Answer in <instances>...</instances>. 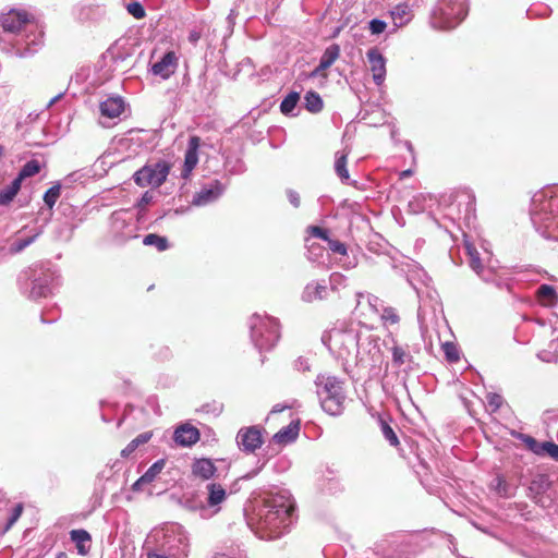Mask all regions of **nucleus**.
I'll list each match as a JSON object with an SVG mask.
<instances>
[{"mask_svg":"<svg viewBox=\"0 0 558 558\" xmlns=\"http://www.w3.org/2000/svg\"><path fill=\"white\" fill-rule=\"evenodd\" d=\"M295 519L292 495L286 489L276 488L263 495L247 524L258 538L271 541L288 533Z\"/></svg>","mask_w":558,"mask_h":558,"instance_id":"nucleus-1","label":"nucleus"},{"mask_svg":"<svg viewBox=\"0 0 558 558\" xmlns=\"http://www.w3.org/2000/svg\"><path fill=\"white\" fill-rule=\"evenodd\" d=\"M0 23L5 33L16 35L12 47L14 56L29 58L43 47L44 31L26 11L12 9L0 16Z\"/></svg>","mask_w":558,"mask_h":558,"instance_id":"nucleus-2","label":"nucleus"},{"mask_svg":"<svg viewBox=\"0 0 558 558\" xmlns=\"http://www.w3.org/2000/svg\"><path fill=\"white\" fill-rule=\"evenodd\" d=\"M147 558H186L190 538L178 523H167L154 529L146 539Z\"/></svg>","mask_w":558,"mask_h":558,"instance_id":"nucleus-3","label":"nucleus"},{"mask_svg":"<svg viewBox=\"0 0 558 558\" xmlns=\"http://www.w3.org/2000/svg\"><path fill=\"white\" fill-rule=\"evenodd\" d=\"M531 221L545 239L558 241V186L535 193L531 199Z\"/></svg>","mask_w":558,"mask_h":558,"instance_id":"nucleus-4","label":"nucleus"},{"mask_svg":"<svg viewBox=\"0 0 558 558\" xmlns=\"http://www.w3.org/2000/svg\"><path fill=\"white\" fill-rule=\"evenodd\" d=\"M361 332L362 327L356 323L337 322L332 328L323 333L322 342L347 368L356 354Z\"/></svg>","mask_w":558,"mask_h":558,"instance_id":"nucleus-5","label":"nucleus"},{"mask_svg":"<svg viewBox=\"0 0 558 558\" xmlns=\"http://www.w3.org/2000/svg\"><path fill=\"white\" fill-rule=\"evenodd\" d=\"M17 283L23 295L38 300L53 293L60 286V275L50 263L35 264L20 274Z\"/></svg>","mask_w":558,"mask_h":558,"instance_id":"nucleus-6","label":"nucleus"},{"mask_svg":"<svg viewBox=\"0 0 558 558\" xmlns=\"http://www.w3.org/2000/svg\"><path fill=\"white\" fill-rule=\"evenodd\" d=\"M344 383L336 376L319 374L316 376V393L324 412L331 416L341 415L344 411Z\"/></svg>","mask_w":558,"mask_h":558,"instance_id":"nucleus-7","label":"nucleus"},{"mask_svg":"<svg viewBox=\"0 0 558 558\" xmlns=\"http://www.w3.org/2000/svg\"><path fill=\"white\" fill-rule=\"evenodd\" d=\"M250 337L259 351H270L280 338L279 320L272 316L253 314L248 319Z\"/></svg>","mask_w":558,"mask_h":558,"instance_id":"nucleus-8","label":"nucleus"},{"mask_svg":"<svg viewBox=\"0 0 558 558\" xmlns=\"http://www.w3.org/2000/svg\"><path fill=\"white\" fill-rule=\"evenodd\" d=\"M468 14V0H438L432 12L430 23L434 28L452 29L457 27Z\"/></svg>","mask_w":558,"mask_h":558,"instance_id":"nucleus-9","label":"nucleus"},{"mask_svg":"<svg viewBox=\"0 0 558 558\" xmlns=\"http://www.w3.org/2000/svg\"><path fill=\"white\" fill-rule=\"evenodd\" d=\"M136 214L133 209H119L110 216V230L112 235L120 242H126L137 238Z\"/></svg>","mask_w":558,"mask_h":558,"instance_id":"nucleus-10","label":"nucleus"},{"mask_svg":"<svg viewBox=\"0 0 558 558\" xmlns=\"http://www.w3.org/2000/svg\"><path fill=\"white\" fill-rule=\"evenodd\" d=\"M529 497L542 508H550L557 499V485L547 474H536L529 485Z\"/></svg>","mask_w":558,"mask_h":558,"instance_id":"nucleus-11","label":"nucleus"},{"mask_svg":"<svg viewBox=\"0 0 558 558\" xmlns=\"http://www.w3.org/2000/svg\"><path fill=\"white\" fill-rule=\"evenodd\" d=\"M380 339L373 335L369 330L362 328L356 354L351 362V365H363L367 363L375 364L381 359Z\"/></svg>","mask_w":558,"mask_h":558,"instance_id":"nucleus-12","label":"nucleus"},{"mask_svg":"<svg viewBox=\"0 0 558 558\" xmlns=\"http://www.w3.org/2000/svg\"><path fill=\"white\" fill-rule=\"evenodd\" d=\"M169 170V165L166 161H159L144 166L134 173L133 179L141 187H158L166 181Z\"/></svg>","mask_w":558,"mask_h":558,"instance_id":"nucleus-13","label":"nucleus"},{"mask_svg":"<svg viewBox=\"0 0 558 558\" xmlns=\"http://www.w3.org/2000/svg\"><path fill=\"white\" fill-rule=\"evenodd\" d=\"M519 551L525 558H558V547L538 537H530Z\"/></svg>","mask_w":558,"mask_h":558,"instance_id":"nucleus-14","label":"nucleus"},{"mask_svg":"<svg viewBox=\"0 0 558 558\" xmlns=\"http://www.w3.org/2000/svg\"><path fill=\"white\" fill-rule=\"evenodd\" d=\"M464 248L469 256V266L471 269L485 282L495 283L498 288L504 286L500 279H496L495 274L490 268H485L482 264L480 253L476 247L468 240L464 239Z\"/></svg>","mask_w":558,"mask_h":558,"instance_id":"nucleus-15","label":"nucleus"},{"mask_svg":"<svg viewBox=\"0 0 558 558\" xmlns=\"http://www.w3.org/2000/svg\"><path fill=\"white\" fill-rule=\"evenodd\" d=\"M409 545L397 535H391L375 544V554L383 558H404Z\"/></svg>","mask_w":558,"mask_h":558,"instance_id":"nucleus-16","label":"nucleus"},{"mask_svg":"<svg viewBox=\"0 0 558 558\" xmlns=\"http://www.w3.org/2000/svg\"><path fill=\"white\" fill-rule=\"evenodd\" d=\"M264 442L263 429L258 426L242 427L236 434V444L243 452L252 453Z\"/></svg>","mask_w":558,"mask_h":558,"instance_id":"nucleus-17","label":"nucleus"},{"mask_svg":"<svg viewBox=\"0 0 558 558\" xmlns=\"http://www.w3.org/2000/svg\"><path fill=\"white\" fill-rule=\"evenodd\" d=\"M225 190L226 186L219 180H213L195 192L192 204L195 206L211 204L223 194Z\"/></svg>","mask_w":558,"mask_h":558,"instance_id":"nucleus-18","label":"nucleus"},{"mask_svg":"<svg viewBox=\"0 0 558 558\" xmlns=\"http://www.w3.org/2000/svg\"><path fill=\"white\" fill-rule=\"evenodd\" d=\"M178 57L174 51H167L160 60L155 62L150 72L162 80H168L178 69Z\"/></svg>","mask_w":558,"mask_h":558,"instance_id":"nucleus-19","label":"nucleus"},{"mask_svg":"<svg viewBox=\"0 0 558 558\" xmlns=\"http://www.w3.org/2000/svg\"><path fill=\"white\" fill-rule=\"evenodd\" d=\"M373 81L380 86L386 78V59L377 48H371L366 52Z\"/></svg>","mask_w":558,"mask_h":558,"instance_id":"nucleus-20","label":"nucleus"},{"mask_svg":"<svg viewBox=\"0 0 558 558\" xmlns=\"http://www.w3.org/2000/svg\"><path fill=\"white\" fill-rule=\"evenodd\" d=\"M393 27L390 33L396 32L398 28L408 25L413 19V5L409 1H403L396 4L389 11Z\"/></svg>","mask_w":558,"mask_h":558,"instance_id":"nucleus-21","label":"nucleus"},{"mask_svg":"<svg viewBox=\"0 0 558 558\" xmlns=\"http://www.w3.org/2000/svg\"><path fill=\"white\" fill-rule=\"evenodd\" d=\"M41 233V227L31 230L29 234H25V229L20 230L16 238L10 242L8 254L15 255L23 252L27 246L34 243Z\"/></svg>","mask_w":558,"mask_h":558,"instance_id":"nucleus-22","label":"nucleus"},{"mask_svg":"<svg viewBox=\"0 0 558 558\" xmlns=\"http://www.w3.org/2000/svg\"><path fill=\"white\" fill-rule=\"evenodd\" d=\"M201 146V138L193 135L189 138L187 148L184 156V165L181 172L182 178L187 179L193 169L198 163V149Z\"/></svg>","mask_w":558,"mask_h":558,"instance_id":"nucleus-23","label":"nucleus"},{"mask_svg":"<svg viewBox=\"0 0 558 558\" xmlns=\"http://www.w3.org/2000/svg\"><path fill=\"white\" fill-rule=\"evenodd\" d=\"M199 430L191 424H181L174 429L173 440L181 447H191L199 440Z\"/></svg>","mask_w":558,"mask_h":558,"instance_id":"nucleus-24","label":"nucleus"},{"mask_svg":"<svg viewBox=\"0 0 558 558\" xmlns=\"http://www.w3.org/2000/svg\"><path fill=\"white\" fill-rule=\"evenodd\" d=\"M328 296V287L325 280L308 282L301 295L302 301L312 303L324 300Z\"/></svg>","mask_w":558,"mask_h":558,"instance_id":"nucleus-25","label":"nucleus"},{"mask_svg":"<svg viewBox=\"0 0 558 558\" xmlns=\"http://www.w3.org/2000/svg\"><path fill=\"white\" fill-rule=\"evenodd\" d=\"M70 539L74 543L77 554L86 556L92 548V536L84 529L70 531Z\"/></svg>","mask_w":558,"mask_h":558,"instance_id":"nucleus-26","label":"nucleus"},{"mask_svg":"<svg viewBox=\"0 0 558 558\" xmlns=\"http://www.w3.org/2000/svg\"><path fill=\"white\" fill-rule=\"evenodd\" d=\"M166 461L165 459H159L154 462L148 470L132 485V489L134 492H138L146 484H150L156 480V477L161 473L165 468Z\"/></svg>","mask_w":558,"mask_h":558,"instance_id":"nucleus-27","label":"nucleus"},{"mask_svg":"<svg viewBox=\"0 0 558 558\" xmlns=\"http://www.w3.org/2000/svg\"><path fill=\"white\" fill-rule=\"evenodd\" d=\"M99 110L101 116L109 119L118 118L124 110V101L121 97H109L100 102Z\"/></svg>","mask_w":558,"mask_h":558,"instance_id":"nucleus-28","label":"nucleus"},{"mask_svg":"<svg viewBox=\"0 0 558 558\" xmlns=\"http://www.w3.org/2000/svg\"><path fill=\"white\" fill-rule=\"evenodd\" d=\"M300 433V422L292 421L289 425L279 429L272 437V440L279 445H287L293 442Z\"/></svg>","mask_w":558,"mask_h":558,"instance_id":"nucleus-29","label":"nucleus"},{"mask_svg":"<svg viewBox=\"0 0 558 558\" xmlns=\"http://www.w3.org/2000/svg\"><path fill=\"white\" fill-rule=\"evenodd\" d=\"M216 472L215 463L208 458L196 459L192 465V473L204 481L210 480Z\"/></svg>","mask_w":558,"mask_h":558,"instance_id":"nucleus-30","label":"nucleus"},{"mask_svg":"<svg viewBox=\"0 0 558 558\" xmlns=\"http://www.w3.org/2000/svg\"><path fill=\"white\" fill-rule=\"evenodd\" d=\"M208 497H207V506L209 508H216L215 513L220 510L219 505L223 502L227 498L226 489L217 483H209L207 485Z\"/></svg>","mask_w":558,"mask_h":558,"instance_id":"nucleus-31","label":"nucleus"},{"mask_svg":"<svg viewBox=\"0 0 558 558\" xmlns=\"http://www.w3.org/2000/svg\"><path fill=\"white\" fill-rule=\"evenodd\" d=\"M350 151L347 149L339 150L335 155V171L341 182H348L350 180L349 170L347 168L348 156Z\"/></svg>","mask_w":558,"mask_h":558,"instance_id":"nucleus-32","label":"nucleus"},{"mask_svg":"<svg viewBox=\"0 0 558 558\" xmlns=\"http://www.w3.org/2000/svg\"><path fill=\"white\" fill-rule=\"evenodd\" d=\"M490 489L494 490L499 497L510 498L514 496V486L509 484L504 476H495L489 485Z\"/></svg>","mask_w":558,"mask_h":558,"instance_id":"nucleus-33","label":"nucleus"},{"mask_svg":"<svg viewBox=\"0 0 558 558\" xmlns=\"http://www.w3.org/2000/svg\"><path fill=\"white\" fill-rule=\"evenodd\" d=\"M536 294L538 300L545 306H555L558 302V294L554 287L549 284H541Z\"/></svg>","mask_w":558,"mask_h":558,"instance_id":"nucleus-34","label":"nucleus"},{"mask_svg":"<svg viewBox=\"0 0 558 558\" xmlns=\"http://www.w3.org/2000/svg\"><path fill=\"white\" fill-rule=\"evenodd\" d=\"M22 184L14 179L10 185L0 190V206L10 205L21 190Z\"/></svg>","mask_w":558,"mask_h":558,"instance_id":"nucleus-35","label":"nucleus"},{"mask_svg":"<svg viewBox=\"0 0 558 558\" xmlns=\"http://www.w3.org/2000/svg\"><path fill=\"white\" fill-rule=\"evenodd\" d=\"M304 107L312 113H318L324 108V101L318 93L310 90L304 96Z\"/></svg>","mask_w":558,"mask_h":558,"instance_id":"nucleus-36","label":"nucleus"},{"mask_svg":"<svg viewBox=\"0 0 558 558\" xmlns=\"http://www.w3.org/2000/svg\"><path fill=\"white\" fill-rule=\"evenodd\" d=\"M153 437V433L151 432H144L140 435H137L133 440H131L126 447L121 451V456L123 458H128L130 457L136 449L138 446L141 445H144L146 442H148L150 440V438Z\"/></svg>","mask_w":558,"mask_h":558,"instance_id":"nucleus-37","label":"nucleus"},{"mask_svg":"<svg viewBox=\"0 0 558 558\" xmlns=\"http://www.w3.org/2000/svg\"><path fill=\"white\" fill-rule=\"evenodd\" d=\"M300 101V94L298 92H290L280 104V111L284 116H295L293 110Z\"/></svg>","mask_w":558,"mask_h":558,"instance_id":"nucleus-38","label":"nucleus"},{"mask_svg":"<svg viewBox=\"0 0 558 558\" xmlns=\"http://www.w3.org/2000/svg\"><path fill=\"white\" fill-rule=\"evenodd\" d=\"M340 56V46L338 44H332L328 46L323 52L319 62L322 63V68L329 69L336 60Z\"/></svg>","mask_w":558,"mask_h":558,"instance_id":"nucleus-39","label":"nucleus"},{"mask_svg":"<svg viewBox=\"0 0 558 558\" xmlns=\"http://www.w3.org/2000/svg\"><path fill=\"white\" fill-rule=\"evenodd\" d=\"M143 244L147 246H155L158 252H163L169 247L168 239L155 233L145 235L143 239Z\"/></svg>","mask_w":558,"mask_h":558,"instance_id":"nucleus-40","label":"nucleus"},{"mask_svg":"<svg viewBox=\"0 0 558 558\" xmlns=\"http://www.w3.org/2000/svg\"><path fill=\"white\" fill-rule=\"evenodd\" d=\"M40 171V163L36 159L27 161L15 178L22 184L23 180L37 174Z\"/></svg>","mask_w":558,"mask_h":558,"instance_id":"nucleus-41","label":"nucleus"},{"mask_svg":"<svg viewBox=\"0 0 558 558\" xmlns=\"http://www.w3.org/2000/svg\"><path fill=\"white\" fill-rule=\"evenodd\" d=\"M392 363L396 366H401L412 361V355L401 345H393L391 348Z\"/></svg>","mask_w":558,"mask_h":558,"instance_id":"nucleus-42","label":"nucleus"},{"mask_svg":"<svg viewBox=\"0 0 558 558\" xmlns=\"http://www.w3.org/2000/svg\"><path fill=\"white\" fill-rule=\"evenodd\" d=\"M182 506L190 511H199L201 515L207 511V507L203 501L194 496H183L181 500Z\"/></svg>","mask_w":558,"mask_h":558,"instance_id":"nucleus-43","label":"nucleus"},{"mask_svg":"<svg viewBox=\"0 0 558 558\" xmlns=\"http://www.w3.org/2000/svg\"><path fill=\"white\" fill-rule=\"evenodd\" d=\"M61 194V184L56 183L44 194V202L49 209H52Z\"/></svg>","mask_w":558,"mask_h":558,"instance_id":"nucleus-44","label":"nucleus"},{"mask_svg":"<svg viewBox=\"0 0 558 558\" xmlns=\"http://www.w3.org/2000/svg\"><path fill=\"white\" fill-rule=\"evenodd\" d=\"M427 196L424 195V194H417L415 196H413V198L409 202V210L412 213V214H420V213H423L427 205Z\"/></svg>","mask_w":558,"mask_h":558,"instance_id":"nucleus-45","label":"nucleus"},{"mask_svg":"<svg viewBox=\"0 0 558 558\" xmlns=\"http://www.w3.org/2000/svg\"><path fill=\"white\" fill-rule=\"evenodd\" d=\"M199 411L203 413H206V414H211L214 416H218L223 411V404L218 401H211V402L203 404L201 407Z\"/></svg>","mask_w":558,"mask_h":558,"instance_id":"nucleus-46","label":"nucleus"},{"mask_svg":"<svg viewBox=\"0 0 558 558\" xmlns=\"http://www.w3.org/2000/svg\"><path fill=\"white\" fill-rule=\"evenodd\" d=\"M380 425H381V432H383V435H384L385 439L391 446H398L399 445V439H398L396 433L393 432V429L391 428V426L387 422H385V421H381Z\"/></svg>","mask_w":558,"mask_h":558,"instance_id":"nucleus-47","label":"nucleus"},{"mask_svg":"<svg viewBox=\"0 0 558 558\" xmlns=\"http://www.w3.org/2000/svg\"><path fill=\"white\" fill-rule=\"evenodd\" d=\"M381 319L387 324L396 325L399 323L400 318L396 311V308L391 306H385L381 311Z\"/></svg>","mask_w":558,"mask_h":558,"instance_id":"nucleus-48","label":"nucleus"},{"mask_svg":"<svg viewBox=\"0 0 558 558\" xmlns=\"http://www.w3.org/2000/svg\"><path fill=\"white\" fill-rule=\"evenodd\" d=\"M324 248L319 244H311L307 246V258L313 263H318L323 257Z\"/></svg>","mask_w":558,"mask_h":558,"instance_id":"nucleus-49","label":"nucleus"},{"mask_svg":"<svg viewBox=\"0 0 558 558\" xmlns=\"http://www.w3.org/2000/svg\"><path fill=\"white\" fill-rule=\"evenodd\" d=\"M442 349L445 356L449 362L453 363L459 361L460 356L456 344H453L452 342H446L444 343Z\"/></svg>","mask_w":558,"mask_h":558,"instance_id":"nucleus-50","label":"nucleus"},{"mask_svg":"<svg viewBox=\"0 0 558 558\" xmlns=\"http://www.w3.org/2000/svg\"><path fill=\"white\" fill-rule=\"evenodd\" d=\"M525 444L527 445V447L537 456H546V451L545 449L543 448L544 447V441L543 442H539L537 441L535 438H533L532 436H526L525 439H524Z\"/></svg>","mask_w":558,"mask_h":558,"instance_id":"nucleus-51","label":"nucleus"},{"mask_svg":"<svg viewBox=\"0 0 558 558\" xmlns=\"http://www.w3.org/2000/svg\"><path fill=\"white\" fill-rule=\"evenodd\" d=\"M487 405L489 407L492 412H497L502 404V397L495 392H489L486 396Z\"/></svg>","mask_w":558,"mask_h":558,"instance_id":"nucleus-52","label":"nucleus"},{"mask_svg":"<svg viewBox=\"0 0 558 558\" xmlns=\"http://www.w3.org/2000/svg\"><path fill=\"white\" fill-rule=\"evenodd\" d=\"M22 512H23L22 504H17L12 508L11 514L8 519L4 531H9L13 526V524L20 519Z\"/></svg>","mask_w":558,"mask_h":558,"instance_id":"nucleus-53","label":"nucleus"},{"mask_svg":"<svg viewBox=\"0 0 558 558\" xmlns=\"http://www.w3.org/2000/svg\"><path fill=\"white\" fill-rule=\"evenodd\" d=\"M60 317V311L58 307L48 310L46 312H43L40 315V320L43 324H51L53 322H57Z\"/></svg>","mask_w":558,"mask_h":558,"instance_id":"nucleus-54","label":"nucleus"},{"mask_svg":"<svg viewBox=\"0 0 558 558\" xmlns=\"http://www.w3.org/2000/svg\"><path fill=\"white\" fill-rule=\"evenodd\" d=\"M387 23L379 19H373L368 23V28L373 35H379L385 32Z\"/></svg>","mask_w":558,"mask_h":558,"instance_id":"nucleus-55","label":"nucleus"},{"mask_svg":"<svg viewBox=\"0 0 558 558\" xmlns=\"http://www.w3.org/2000/svg\"><path fill=\"white\" fill-rule=\"evenodd\" d=\"M102 58L105 61L110 59L113 63L123 61L125 59L124 54L118 51L116 47H110L107 49V51L102 54Z\"/></svg>","mask_w":558,"mask_h":558,"instance_id":"nucleus-56","label":"nucleus"},{"mask_svg":"<svg viewBox=\"0 0 558 558\" xmlns=\"http://www.w3.org/2000/svg\"><path fill=\"white\" fill-rule=\"evenodd\" d=\"M327 244H328V247L331 252L336 253V254H339V255H347V246L344 243L338 241V240H333V239H329L327 241Z\"/></svg>","mask_w":558,"mask_h":558,"instance_id":"nucleus-57","label":"nucleus"},{"mask_svg":"<svg viewBox=\"0 0 558 558\" xmlns=\"http://www.w3.org/2000/svg\"><path fill=\"white\" fill-rule=\"evenodd\" d=\"M126 9L135 19H143L145 16V9L140 2H131L128 4Z\"/></svg>","mask_w":558,"mask_h":558,"instance_id":"nucleus-58","label":"nucleus"},{"mask_svg":"<svg viewBox=\"0 0 558 558\" xmlns=\"http://www.w3.org/2000/svg\"><path fill=\"white\" fill-rule=\"evenodd\" d=\"M308 232L311 235L322 239L326 242L330 239L329 231L327 229L318 227V226H310Z\"/></svg>","mask_w":558,"mask_h":558,"instance_id":"nucleus-59","label":"nucleus"},{"mask_svg":"<svg viewBox=\"0 0 558 558\" xmlns=\"http://www.w3.org/2000/svg\"><path fill=\"white\" fill-rule=\"evenodd\" d=\"M153 199V196L149 192H145L143 194V196L141 197V199L136 203V207H137V215H141L145 209H146V206L151 202Z\"/></svg>","mask_w":558,"mask_h":558,"instance_id":"nucleus-60","label":"nucleus"},{"mask_svg":"<svg viewBox=\"0 0 558 558\" xmlns=\"http://www.w3.org/2000/svg\"><path fill=\"white\" fill-rule=\"evenodd\" d=\"M543 448L546 451V456L558 461V445H556L555 442H551V441H544Z\"/></svg>","mask_w":558,"mask_h":558,"instance_id":"nucleus-61","label":"nucleus"},{"mask_svg":"<svg viewBox=\"0 0 558 558\" xmlns=\"http://www.w3.org/2000/svg\"><path fill=\"white\" fill-rule=\"evenodd\" d=\"M287 197H288L290 204L294 208L300 207L301 199H300V195H299V193L296 191H294L292 189L287 190Z\"/></svg>","mask_w":558,"mask_h":558,"instance_id":"nucleus-62","label":"nucleus"},{"mask_svg":"<svg viewBox=\"0 0 558 558\" xmlns=\"http://www.w3.org/2000/svg\"><path fill=\"white\" fill-rule=\"evenodd\" d=\"M265 466V461L263 462H259L258 461V464L255 469L248 471L247 473H245L241 478L242 480H251L253 477H255Z\"/></svg>","mask_w":558,"mask_h":558,"instance_id":"nucleus-63","label":"nucleus"},{"mask_svg":"<svg viewBox=\"0 0 558 558\" xmlns=\"http://www.w3.org/2000/svg\"><path fill=\"white\" fill-rule=\"evenodd\" d=\"M295 367L298 371H301V372H307L311 368L308 360L305 357H299L295 361Z\"/></svg>","mask_w":558,"mask_h":558,"instance_id":"nucleus-64","label":"nucleus"}]
</instances>
